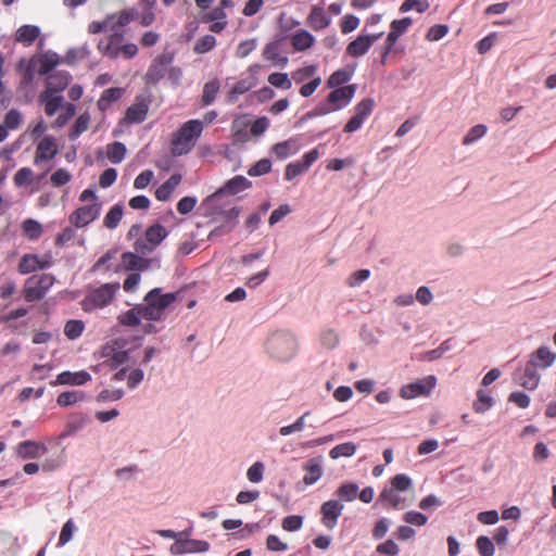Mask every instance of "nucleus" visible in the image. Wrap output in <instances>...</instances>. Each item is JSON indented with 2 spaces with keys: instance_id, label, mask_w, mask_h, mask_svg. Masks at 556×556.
<instances>
[{
  "instance_id": "7ed1b4c3",
  "label": "nucleus",
  "mask_w": 556,
  "mask_h": 556,
  "mask_svg": "<svg viewBox=\"0 0 556 556\" xmlns=\"http://www.w3.org/2000/svg\"><path fill=\"white\" fill-rule=\"evenodd\" d=\"M267 350L273 357L279 361H289L296 353V338L290 331H276L268 339Z\"/></svg>"
},
{
  "instance_id": "473e14b6",
  "label": "nucleus",
  "mask_w": 556,
  "mask_h": 556,
  "mask_svg": "<svg viewBox=\"0 0 556 556\" xmlns=\"http://www.w3.org/2000/svg\"><path fill=\"white\" fill-rule=\"evenodd\" d=\"M168 232L161 224L150 226L144 233L146 239L157 248L161 242L167 237Z\"/></svg>"
},
{
  "instance_id": "4468645a",
  "label": "nucleus",
  "mask_w": 556,
  "mask_h": 556,
  "mask_svg": "<svg viewBox=\"0 0 556 556\" xmlns=\"http://www.w3.org/2000/svg\"><path fill=\"white\" fill-rule=\"evenodd\" d=\"M356 85H348L344 87L334 88L327 97L328 102L334 111L346 106L353 99L356 92Z\"/></svg>"
},
{
  "instance_id": "9d476101",
  "label": "nucleus",
  "mask_w": 556,
  "mask_h": 556,
  "mask_svg": "<svg viewBox=\"0 0 556 556\" xmlns=\"http://www.w3.org/2000/svg\"><path fill=\"white\" fill-rule=\"evenodd\" d=\"M150 101L143 96H138L135 102L127 108L123 121L126 124H140L148 115Z\"/></svg>"
},
{
  "instance_id": "ea45409f",
  "label": "nucleus",
  "mask_w": 556,
  "mask_h": 556,
  "mask_svg": "<svg viewBox=\"0 0 556 556\" xmlns=\"http://www.w3.org/2000/svg\"><path fill=\"white\" fill-rule=\"evenodd\" d=\"M125 155L126 147L124 143L115 141L106 146V156L112 163H121L125 159Z\"/></svg>"
},
{
  "instance_id": "ddd939ff",
  "label": "nucleus",
  "mask_w": 556,
  "mask_h": 556,
  "mask_svg": "<svg viewBox=\"0 0 556 556\" xmlns=\"http://www.w3.org/2000/svg\"><path fill=\"white\" fill-rule=\"evenodd\" d=\"M382 33L374 35H361L346 47V53L353 58H359L368 52L371 46L380 39Z\"/></svg>"
},
{
  "instance_id": "69168bd1",
  "label": "nucleus",
  "mask_w": 556,
  "mask_h": 556,
  "mask_svg": "<svg viewBox=\"0 0 556 556\" xmlns=\"http://www.w3.org/2000/svg\"><path fill=\"white\" fill-rule=\"evenodd\" d=\"M257 47L255 38L241 41L236 49V56L239 59L247 58Z\"/></svg>"
},
{
  "instance_id": "052dcab7",
  "label": "nucleus",
  "mask_w": 556,
  "mask_h": 556,
  "mask_svg": "<svg viewBox=\"0 0 556 556\" xmlns=\"http://www.w3.org/2000/svg\"><path fill=\"white\" fill-rule=\"evenodd\" d=\"M268 83L274 87L281 89H290L292 86V83L286 73H271L268 76Z\"/></svg>"
},
{
  "instance_id": "13d9d810",
  "label": "nucleus",
  "mask_w": 556,
  "mask_h": 556,
  "mask_svg": "<svg viewBox=\"0 0 556 556\" xmlns=\"http://www.w3.org/2000/svg\"><path fill=\"white\" fill-rule=\"evenodd\" d=\"M391 489L399 492L407 491L412 488V479L405 473H397L391 479Z\"/></svg>"
},
{
  "instance_id": "58836bf2",
  "label": "nucleus",
  "mask_w": 556,
  "mask_h": 556,
  "mask_svg": "<svg viewBox=\"0 0 556 556\" xmlns=\"http://www.w3.org/2000/svg\"><path fill=\"white\" fill-rule=\"evenodd\" d=\"M378 501L381 503H387L392 508H401L404 503V500L399 494V491H395L391 488L384 489L380 493Z\"/></svg>"
},
{
  "instance_id": "0eeeda50",
  "label": "nucleus",
  "mask_w": 556,
  "mask_h": 556,
  "mask_svg": "<svg viewBox=\"0 0 556 556\" xmlns=\"http://www.w3.org/2000/svg\"><path fill=\"white\" fill-rule=\"evenodd\" d=\"M173 60L174 55L170 52H163L157 55L146 73L147 81L157 84L168 72V66L172 64Z\"/></svg>"
},
{
  "instance_id": "8fccbe9b",
  "label": "nucleus",
  "mask_w": 556,
  "mask_h": 556,
  "mask_svg": "<svg viewBox=\"0 0 556 556\" xmlns=\"http://www.w3.org/2000/svg\"><path fill=\"white\" fill-rule=\"evenodd\" d=\"M351 79V74L345 70H338L330 75L327 80L329 88L344 87L343 85Z\"/></svg>"
},
{
  "instance_id": "2eb2a0df",
  "label": "nucleus",
  "mask_w": 556,
  "mask_h": 556,
  "mask_svg": "<svg viewBox=\"0 0 556 556\" xmlns=\"http://www.w3.org/2000/svg\"><path fill=\"white\" fill-rule=\"evenodd\" d=\"M344 506L337 500L325 502L320 507L321 522L328 529L337 526L338 518L341 516Z\"/></svg>"
},
{
  "instance_id": "37998d69",
  "label": "nucleus",
  "mask_w": 556,
  "mask_h": 556,
  "mask_svg": "<svg viewBox=\"0 0 556 556\" xmlns=\"http://www.w3.org/2000/svg\"><path fill=\"white\" fill-rule=\"evenodd\" d=\"M356 445L353 442H345L336 445L329 452V456L332 459H338L340 457H351L356 452Z\"/></svg>"
},
{
  "instance_id": "bb28decb",
  "label": "nucleus",
  "mask_w": 556,
  "mask_h": 556,
  "mask_svg": "<svg viewBox=\"0 0 556 556\" xmlns=\"http://www.w3.org/2000/svg\"><path fill=\"white\" fill-rule=\"evenodd\" d=\"M146 319V313L143 304H138L131 309L121 314L117 319L119 324L128 327H136L140 324V320Z\"/></svg>"
},
{
  "instance_id": "5701e85b",
  "label": "nucleus",
  "mask_w": 556,
  "mask_h": 556,
  "mask_svg": "<svg viewBox=\"0 0 556 556\" xmlns=\"http://www.w3.org/2000/svg\"><path fill=\"white\" fill-rule=\"evenodd\" d=\"M70 80L71 75L67 72H55L47 77V86L43 91L60 93L67 88Z\"/></svg>"
},
{
  "instance_id": "a19ab883",
  "label": "nucleus",
  "mask_w": 556,
  "mask_h": 556,
  "mask_svg": "<svg viewBox=\"0 0 556 556\" xmlns=\"http://www.w3.org/2000/svg\"><path fill=\"white\" fill-rule=\"evenodd\" d=\"M220 88L219 80L217 78L207 81L203 87L202 104L210 105L214 102Z\"/></svg>"
},
{
  "instance_id": "1a4fd4ad",
  "label": "nucleus",
  "mask_w": 556,
  "mask_h": 556,
  "mask_svg": "<svg viewBox=\"0 0 556 556\" xmlns=\"http://www.w3.org/2000/svg\"><path fill=\"white\" fill-rule=\"evenodd\" d=\"M435 386V378L428 376L421 380L403 386L400 395L403 399H414L420 395H428Z\"/></svg>"
},
{
  "instance_id": "b1692460",
  "label": "nucleus",
  "mask_w": 556,
  "mask_h": 556,
  "mask_svg": "<svg viewBox=\"0 0 556 556\" xmlns=\"http://www.w3.org/2000/svg\"><path fill=\"white\" fill-rule=\"evenodd\" d=\"M102 355L106 358L105 363L112 369L117 368L128 361V352L125 350L116 349L113 345H105Z\"/></svg>"
},
{
  "instance_id": "864d4df0",
  "label": "nucleus",
  "mask_w": 556,
  "mask_h": 556,
  "mask_svg": "<svg viewBox=\"0 0 556 556\" xmlns=\"http://www.w3.org/2000/svg\"><path fill=\"white\" fill-rule=\"evenodd\" d=\"M477 401L473 403V410L476 413H484L493 405V399L483 390L477 392Z\"/></svg>"
},
{
  "instance_id": "7c9ffc66",
  "label": "nucleus",
  "mask_w": 556,
  "mask_h": 556,
  "mask_svg": "<svg viewBox=\"0 0 556 556\" xmlns=\"http://www.w3.org/2000/svg\"><path fill=\"white\" fill-rule=\"evenodd\" d=\"M292 47L296 51H304L313 47L315 38L307 30L301 29L291 37Z\"/></svg>"
},
{
  "instance_id": "79ce46f5",
  "label": "nucleus",
  "mask_w": 556,
  "mask_h": 556,
  "mask_svg": "<svg viewBox=\"0 0 556 556\" xmlns=\"http://www.w3.org/2000/svg\"><path fill=\"white\" fill-rule=\"evenodd\" d=\"M123 217V206L115 204L110 208L103 219V225L109 229H115Z\"/></svg>"
},
{
  "instance_id": "680f3d73",
  "label": "nucleus",
  "mask_w": 556,
  "mask_h": 556,
  "mask_svg": "<svg viewBox=\"0 0 556 556\" xmlns=\"http://www.w3.org/2000/svg\"><path fill=\"white\" fill-rule=\"evenodd\" d=\"M63 109L64 112L61 113L54 122V126L58 128L64 127L76 114V106L73 103H65Z\"/></svg>"
},
{
  "instance_id": "6e6d98bb",
  "label": "nucleus",
  "mask_w": 556,
  "mask_h": 556,
  "mask_svg": "<svg viewBox=\"0 0 556 556\" xmlns=\"http://www.w3.org/2000/svg\"><path fill=\"white\" fill-rule=\"evenodd\" d=\"M476 545L480 556H493L495 553L493 542L485 535H480L477 539Z\"/></svg>"
},
{
  "instance_id": "c03bdc74",
  "label": "nucleus",
  "mask_w": 556,
  "mask_h": 556,
  "mask_svg": "<svg viewBox=\"0 0 556 556\" xmlns=\"http://www.w3.org/2000/svg\"><path fill=\"white\" fill-rule=\"evenodd\" d=\"M34 180H35V174L30 167L20 168L13 177V182H14L15 187H17V188L28 186V185L33 184Z\"/></svg>"
},
{
  "instance_id": "4c0bfd02",
  "label": "nucleus",
  "mask_w": 556,
  "mask_h": 556,
  "mask_svg": "<svg viewBox=\"0 0 556 556\" xmlns=\"http://www.w3.org/2000/svg\"><path fill=\"white\" fill-rule=\"evenodd\" d=\"M84 399L85 393L83 391H65L58 395L56 404L61 407H68L84 401Z\"/></svg>"
},
{
  "instance_id": "5fc2aeb1",
  "label": "nucleus",
  "mask_w": 556,
  "mask_h": 556,
  "mask_svg": "<svg viewBox=\"0 0 556 556\" xmlns=\"http://www.w3.org/2000/svg\"><path fill=\"white\" fill-rule=\"evenodd\" d=\"M331 112H334V110L331 106V104L328 102V100L326 99L325 102L319 103L313 110L305 113L302 117V121H307V119H311V118H314L317 116L327 115Z\"/></svg>"
},
{
  "instance_id": "0e129e2a",
  "label": "nucleus",
  "mask_w": 556,
  "mask_h": 556,
  "mask_svg": "<svg viewBox=\"0 0 556 556\" xmlns=\"http://www.w3.org/2000/svg\"><path fill=\"white\" fill-rule=\"evenodd\" d=\"M271 169V163L268 159H262L257 161L250 169L248 174L252 177L262 176L269 173Z\"/></svg>"
},
{
  "instance_id": "f03ea898",
  "label": "nucleus",
  "mask_w": 556,
  "mask_h": 556,
  "mask_svg": "<svg viewBox=\"0 0 556 556\" xmlns=\"http://www.w3.org/2000/svg\"><path fill=\"white\" fill-rule=\"evenodd\" d=\"M119 287L118 282H109L98 288L90 289L80 302L81 309L86 313H90L109 306L115 299Z\"/></svg>"
},
{
  "instance_id": "20e7f679",
  "label": "nucleus",
  "mask_w": 556,
  "mask_h": 556,
  "mask_svg": "<svg viewBox=\"0 0 556 556\" xmlns=\"http://www.w3.org/2000/svg\"><path fill=\"white\" fill-rule=\"evenodd\" d=\"M176 293H161L160 288H154L147 293L143 300V307L147 320H159L162 318L165 309L176 301Z\"/></svg>"
},
{
  "instance_id": "dca6fc26",
  "label": "nucleus",
  "mask_w": 556,
  "mask_h": 556,
  "mask_svg": "<svg viewBox=\"0 0 556 556\" xmlns=\"http://www.w3.org/2000/svg\"><path fill=\"white\" fill-rule=\"evenodd\" d=\"M58 144L52 137L47 136L42 138L36 148L34 157L35 165H39L45 161L52 160L58 154Z\"/></svg>"
},
{
  "instance_id": "e433bc0d",
  "label": "nucleus",
  "mask_w": 556,
  "mask_h": 556,
  "mask_svg": "<svg viewBox=\"0 0 556 556\" xmlns=\"http://www.w3.org/2000/svg\"><path fill=\"white\" fill-rule=\"evenodd\" d=\"M254 87V81L249 78L238 80L228 92V101L237 102L238 97L248 92Z\"/></svg>"
},
{
  "instance_id": "774afa93",
  "label": "nucleus",
  "mask_w": 556,
  "mask_h": 556,
  "mask_svg": "<svg viewBox=\"0 0 556 556\" xmlns=\"http://www.w3.org/2000/svg\"><path fill=\"white\" fill-rule=\"evenodd\" d=\"M303 526V517L298 515H291L283 518L281 527L283 530L293 532L298 531Z\"/></svg>"
},
{
  "instance_id": "f257e3e1",
  "label": "nucleus",
  "mask_w": 556,
  "mask_h": 556,
  "mask_svg": "<svg viewBox=\"0 0 556 556\" xmlns=\"http://www.w3.org/2000/svg\"><path fill=\"white\" fill-rule=\"evenodd\" d=\"M203 128V122L200 119H190L184 123L173 135L172 153L176 156L189 153L194 148Z\"/></svg>"
},
{
  "instance_id": "338daca9",
  "label": "nucleus",
  "mask_w": 556,
  "mask_h": 556,
  "mask_svg": "<svg viewBox=\"0 0 556 556\" xmlns=\"http://www.w3.org/2000/svg\"><path fill=\"white\" fill-rule=\"evenodd\" d=\"M71 179L72 175L65 168H59L50 176V181L54 187H62L70 182Z\"/></svg>"
},
{
  "instance_id": "4d7b16f0",
  "label": "nucleus",
  "mask_w": 556,
  "mask_h": 556,
  "mask_svg": "<svg viewBox=\"0 0 556 556\" xmlns=\"http://www.w3.org/2000/svg\"><path fill=\"white\" fill-rule=\"evenodd\" d=\"M22 124V114L16 109H11L4 116L3 125L9 130L17 129Z\"/></svg>"
},
{
  "instance_id": "39448f33",
  "label": "nucleus",
  "mask_w": 556,
  "mask_h": 556,
  "mask_svg": "<svg viewBox=\"0 0 556 556\" xmlns=\"http://www.w3.org/2000/svg\"><path fill=\"white\" fill-rule=\"evenodd\" d=\"M54 283L51 274L34 275L25 280L23 295L26 302L42 300Z\"/></svg>"
},
{
  "instance_id": "e2e57ef3",
  "label": "nucleus",
  "mask_w": 556,
  "mask_h": 556,
  "mask_svg": "<svg viewBox=\"0 0 556 556\" xmlns=\"http://www.w3.org/2000/svg\"><path fill=\"white\" fill-rule=\"evenodd\" d=\"M486 134V126L479 124L473 126L463 139V144L468 146Z\"/></svg>"
},
{
  "instance_id": "6e6552de",
  "label": "nucleus",
  "mask_w": 556,
  "mask_h": 556,
  "mask_svg": "<svg viewBox=\"0 0 556 556\" xmlns=\"http://www.w3.org/2000/svg\"><path fill=\"white\" fill-rule=\"evenodd\" d=\"M124 41V33L111 30V34L101 39L97 48L99 52L110 59H117L121 56V49Z\"/></svg>"
},
{
  "instance_id": "aec40b11",
  "label": "nucleus",
  "mask_w": 556,
  "mask_h": 556,
  "mask_svg": "<svg viewBox=\"0 0 556 556\" xmlns=\"http://www.w3.org/2000/svg\"><path fill=\"white\" fill-rule=\"evenodd\" d=\"M47 452L43 443L35 441H23L16 447V455L23 459L38 458Z\"/></svg>"
},
{
  "instance_id": "6ab92c4d",
  "label": "nucleus",
  "mask_w": 556,
  "mask_h": 556,
  "mask_svg": "<svg viewBox=\"0 0 556 556\" xmlns=\"http://www.w3.org/2000/svg\"><path fill=\"white\" fill-rule=\"evenodd\" d=\"M91 380V376L86 370L80 371H63L56 376V379L50 382L51 386L68 384V386H83Z\"/></svg>"
},
{
  "instance_id": "a211bd4d",
  "label": "nucleus",
  "mask_w": 556,
  "mask_h": 556,
  "mask_svg": "<svg viewBox=\"0 0 556 556\" xmlns=\"http://www.w3.org/2000/svg\"><path fill=\"white\" fill-rule=\"evenodd\" d=\"M210 544L202 540H177L170 551L174 554L203 553L208 551Z\"/></svg>"
},
{
  "instance_id": "c9c22d12",
  "label": "nucleus",
  "mask_w": 556,
  "mask_h": 556,
  "mask_svg": "<svg viewBox=\"0 0 556 556\" xmlns=\"http://www.w3.org/2000/svg\"><path fill=\"white\" fill-rule=\"evenodd\" d=\"M112 18L111 30L123 31V28L127 26L134 18L135 14L132 11H121L116 14L108 15Z\"/></svg>"
},
{
  "instance_id": "72a5a7b5",
  "label": "nucleus",
  "mask_w": 556,
  "mask_h": 556,
  "mask_svg": "<svg viewBox=\"0 0 556 556\" xmlns=\"http://www.w3.org/2000/svg\"><path fill=\"white\" fill-rule=\"evenodd\" d=\"M23 235L31 241L38 240L42 235V225L31 218L25 219L22 224Z\"/></svg>"
},
{
  "instance_id": "4be33fe9",
  "label": "nucleus",
  "mask_w": 556,
  "mask_h": 556,
  "mask_svg": "<svg viewBox=\"0 0 556 556\" xmlns=\"http://www.w3.org/2000/svg\"><path fill=\"white\" fill-rule=\"evenodd\" d=\"M63 100L61 94L49 91H42L38 97V101L45 105V113L48 116H53L58 110L64 108Z\"/></svg>"
},
{
  "instance_id": "f8f14e48",
  "label": "nucleus",
  "mask_w": 556,
  "mask_h": 556,
  "mask_svg": "<svg viewBox=\"0 0 556 556\" xmlns=\"http://www.w3.org/2000/svg\"><path fill=\"white\" fill-rule=\"evenodd\" d=\"M513 377L515 383L530 391L535 390L541 380V376L536 368L529 362H527L523 370L515 371Z\"/></svg>"
},
{
  "instance_id": "cd10ccee",
  "label": "nucleus",
  "mask_w": 556,
  "mask_h": 556,
  "mask_svg": "<svg viewBox=\"0 0 556 556\" xmlns=\"http://www.w3.org/2000/svg\"><path fill=\"white\" fill-rule=\"evenodd\" d=\"M181 175L180 174H173L165 182H163L156 190H155V198L159 201H167L169 200L172 193L174 190L178 187V185L181 182Z\"/></svg>"
},
{
  "instance_id": "393cba45",
  "label": "nucleus",
  "mask_w": 556,
  "mask_h": 556,
  "mask_svg": "<svg viewBox=\"0 0 556 556\" xmlns=\"http://www.w3.org/2000/svg\"><path fill=\"white\" fill-rule=\"evenodd\" d=\"M40 36V28L36 25H23L15 31V41L25 47L31 46Z\"/></svg>"
},
{
  "instance_id": "9b49d317",
  "label": "nucleus",
  "mask_w": 556,
  "mask_h": 556,
  "mask_svg": "<svg viewBox=\"0 0 556 556\" xmlns=\"http://www.w3.org/2000/svg\"><path fill=\"white\" fill-rule=\"evenodd\" d=\"M52 258L51 255H45L42 257L37 254H25L18 263V271L22 275H27L36 271L37 269H46L51 267Z\"/></svg>"
},
{
  "instance_id": "bf43d9fd",
  "label": "nucleus",
  "mask_w": 556,
  "mask_h": 556,
  "mask_svg": "<svg viewBox=\"0 0 556 556\" xmlns=\"http://www.w3.org/2000/svg\"><path fill=\"white\" fill-rule=\"evenodd\" d=\"M122 262L127 270H135L140 263H146V258L141 257L137 253L125 252L122 254Z\"/></svg>"
},
{
  "instance_id": "412c9836",
  "label": "nucleus",
  "mask_w": 556,
  "mask_h": 556,
  "mask_svg": "<svg viewBox=\"0 0 556 556\" xmlns=\"http://www.w3.org/2000/svg\"><path fill=\"white\" fill-rule=\"evenodd\" d=\"M556 361V353L552 352L546 346L539 348L535 352L530 355V359L528 361L530 364L538 369H545L551 367Z\"/></svg>"
},
{
  "instance_id": "a18cd8bd",
  "label": "nucleus",
  "mask_w": 556,
  "mask_h": 556,
  "mask_svg": "<svg viewBox=\"0 0 556 556\" xmlns=\"http://www.w3.org/2000/svg\"><path fill=\"white\" fill-rule=\"evenodd\" d=\"M251 186V181L248 180L243 176H235L230 180H228L224 187V190H226L230 194H236Z\"/></svg>"
},
{
  "instance_id": "3c124183",
  "label": "nucleus",
  "mask_w": 556,
  "mask_h": 556,
  "mask_svg": "<svg viewBox=\"0 0 556 556\" xmlns=\"http://www.w3.org/2000/svg\"><path fill=\"white\" fill-rule=\"evenodd\" d=\"M374 108V99L365 98L355 106V116L365 121L372 113Z\"/></svg>"
},
{
  "instance_id": "2f4dec72",
  "label": "nucleus",
  "mask_w": 556,
  "mask_h": 556,
  "mask_svg": "<svg viewBox=\"0 0 556 556\" xmlns=\"http://www.w3.org/2000/svg\"><path fill=\"white\" fill-rule=\"evenodd\" d=\"M263 56L280 65H286L288 62L287 56L280 55V45L278 41L268 42L263 50Z\"/></svg>"
},
{
  "instance_id": "de8ad7c7",
  "label": "nucleus",
  "mask_w": 556,
  "mask_h": 556,
  "mask_svg": "<svg viewBox=\"0 0 556 556\" xmlns=\"http://www.w3.org/2000/svg\"><path fill=\"white\" fill-rule=\"evenodd\" d=\"M358 485L356 483H343L337 490V495L340 500L352 502L356 498Z\"/></svg>"
},
{
  "instance_id": "49530a36",
  "label": "nucleus",
  "mask_w": 556,
  "mask_h": 556,
  "mask_svg": "<svg viewBox=\"0 0 556 556\" xmlns=\"http://www.w3.org/2000/svg\"><path fill=\"white\" fill-rule=\"evenodd\" d=\"M85 330V324L83 320L71 319L64 326V334L70 340L79 338Z\"/></svg>"
},
{
  "instance_id": "09e8293b",
  "label": "nucleus",
  "mask_w": 556,
  "mask_h": 556,
  "mask_svg": "<svg viewBox=\"0 0 556 556\" xmlns=\"http://www.w3.org/2000/svg\"><path fill=\"white\" fill-rule=\"evenodd\" d=\"M39 74L46 75L50 73L59 63V56L55 53H46L40 56Z\"/></svg>"
},
{
  "instance_id": "423d86ee",
  "label": "nucleus",
  "mask_w": 556,
  "mask_h": 556,
  "mask_svg": "<svg viewBox=\"0 0 556 556\" xmlns=\"http://www.w3.org/2000/svg\"><path fill=\"white\" fill-rule=\"evenodd\" d=\"M101 212V203L96 201L89 205H83L76 208L70 216L71 225L77 228H84L96 220Z\"/></svg>"
},
{
  "instance_id": "a878e982",
  "label": "nucleus",
  "mask_w": 556,
  "mask_h": 556,
  "mask_svg": "<svg viewBox=\"0 0 556 556\" xmlns=\"http://www.w3.org/2000/svg\"><path fill=\"white\" fill-rule=\"evenodd\" d=\"M124 93H125V90L119 87H112V88L105 89L101 93V97L97 102L98 109L101 112H105L106 110L110 109L112 103L119 100L124 96Z\"/></svg>"
},
{
  "instance_id": "f704fd0d",
  "label": "nucleus",
  "mask_w": 556,
  "mask_h": 556,
  "mask_svg": "<svg viewBox=\"0 0 556 556\" xmlns=\"http://www.w3.org/2000/svg\"><path fill=\"white\" fill-rule=\"evenodd\" d=\"M90 119L91 117L88 112L81 113L72 126L68 132V138L71 140H76L83 132H85L89 128Z\"/></svg>"
},
{
  "instance_id": "c756f323",
  "label": "nucleus",
  "mask_w": 556,
  "mask_h": 556,
  "mask_svg": "<svg viewBox=\"0 0 556 556\" xmlns=\"http://www.w3.org/2000/svg\"><path fill=\"white\" fill-rule=\"evenodd\" d=\"M299 146L296 143V140L293 138H290L286 141L278 142L273 146L271 152L278 160H286L290 155H293L298 152Z\"/></svg>"
},
{
  "instance_id": "f3484780",
  "label": "nucleus",
  "mask_w": 556,
  "mask_h": 556,
  "mask_svg": "<svg viewBox=\"0 0 556 556\" xmlns=\"http://www.w3.org/2000/svg\"><path fill=\"white\" fill-rule=\"evenodd\" d=\"M323 462V456H317L304 463L303 470L305 475L303 477V483L305 485H313L321 478L324 472Z\"/></svg>"
},
{
  "instance_id": "603ef678",
  "label": "nucleus",
  "mask_w": 556,
  "mask_h": 556,
  "mask_svg": "<svg viewBox=\"0 0 556 556\" xmlns=\"http://www.w3.org/2000/svg\"><path fill=\"white\" fill-rule=\"evenodd\" d=\"M216 45V38L213 35H205L199 38L194 45V52L199 54L211 51Z\"/></svg>"
},
{
  "instance_id": "c85d7f7f",
  "label": "nucleus",
  "mask_w": 556,
  "mask_h": 556,
  "mask_svg": "<svg viewBox=\"0 0 556 556\" xmlns=\"http://www.w3.org/2000/svg\"><path fill=\"white\" fill-rule=\"evenodd\" d=\"M307 24L314 30H321L329 26L330 18L323 8L314 7L307 17Z\"/></svg>"
}]
</instances>
